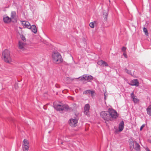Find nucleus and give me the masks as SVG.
Returning <instances> with one entry per match:
<instances>
[{
    "instance_id": "a211bd4d",
    "label": "nucleus",
    "mask_w": 151,
    "mask_h": 151,
    "mask_svg": "<svg viewBox=\"0 0 151 151\" xmlns=\"http://www.w3.org/2000/svg\"><path fill=\"white\" fill-rule=\"evenodd\" d=\"M16 12L14 11H12L11 13V19H14L16 17Z\"/></svg>"
},
{
    "instance_id": "6ab92c4d",
    "label": "nucleus",
    "mask_w": 151,
    "mask_h": 151,
    "mask_svg": "<svg viewBox=\"0 0 151 151\" xmlns=\"http://www.w3.org/2000/svg\"><path fill=\"white\" fill-rule=\"evenodd\" d=\"M140 147L139 145L137 142H136L135 144V147L134 149L137 151H139L140 150Z\"/></svg>"
},
{
    "instance_id": "dca6fc26",
    "label": "nucleus",
    "mask_w": 151,
    "mask_h": 151,
    "mask_svg": "<svg viewBox=\"0 0 151 151\" xmlns=\"http://www.w3.org/2000/svg\"><path fill=\"white\" fill-rule=\"evenodd\" d=\"M3 19L4 22L6 23L10 22L11 21V18L8 16L4 17Z\"/></svg>"
},
{
    "instance_id": "bb28decb",
    "label": "nucleus",
    "mask_w": 151,
    "mask_h": 151,
    "mask_svg": "<svg viewBox=\"0 0 151 151\" xmlns=\"http://www.w3.org/2000/svg\"><path fill=\"white\" fill-rule=\"evenodd\" d=\"M95 92L91 90V92H90V94H91L92 96L93 95H94V94H95Z\"/></svg>"
},
{
    "instance_id": "6e6552de",
    "label": "nucleus",
    "mask_w": 151,
    "mask_h": 151,
    "mask_svg": "<svg viewBox=\"0 0 151 151\" xmlns=\"http://www.w3.org/2000/svg\"><path fill=\"white\" fill-rule=\"evenodd\" d=\"M78 120L76 119H71L70 120V124L72 127H75L77 125Z\"/></svg>"
},
{
    "instance_id": "423d86ee",
    "label": "nucleus",
    "mask_w": 151,
    "mask_h": 151,
    "mask_svg": "<svg viewBox=\"0 0 151 151\" xmlns=\"http://www.w3.org/2000/svg\"><path fill=\"white\" fill-rule=\"evenodd\" d=\"M78 78H81L80 80L87 81L89 82H90L93 80V78L91 75L86 74L83 75Z\"/></svg>"
},
{
    "instance_id": "c756f323",
    "label": "nucleus",
    "mask_w": 151,
    "mask_h": 151,
    "mask_svg": "<svg viewBox=\"0 0 151 151\" xmlns=\"http://www.w3.org/2000/svg\"><path fill=\"white\" fill-rule=\"evenodd\" d=\"M107 16L108 15L107 14H106V15H104V18H105V19H106V20L107 19Z\"/></svg>"
},
{
    "instance_id": "2f4dec72",
    "label": "nucleus",
    "mask_w": 151,
    "mask_h": 151,
    "mask_svg": "<svg viewBox=\"0 0 151 151\" xmlns=\"http://www.w3.org/2000/svg\"><path fill=\"white\" fill-rule=\"evenodd\" d=\"M106 96L104 94V99L105 100L106 99Z\"/></svg>"
},
{
    "instance_id": "cd10ccee",
    "label": "nucleus",
    "mask_w": 151,
    "mask_h": 151,
    "mask_svg": "<svg viewBox=\"0 0 151 151\" xmlns=\"http://www.w3.org/2000/svg\"><path fill=\"white\" fill-rule=\"evenodd\" d=\"M126 50V48L125 47H123L122 49V51H125Z\"/></svg>"
},
{
    "instance_id": "c85d7f7f",
    "label": "nucleus",
    "mask_w": 151,
    "mask_h": 151,
    "mask_svg": "<svg viewBox=\"0 0 151 151\" xmlns=\"http://www.w3.org/2000/svg\"><path fill=\"white\" fill-rule=\"evenodd\" d=\"M145 126V124H142L140 127V130H141Z\"/></svg>"
},
{
    "instance_id": "f257e3e1",
    "label": "nucleus",
    "mask_w": 151,
    "mask_h": 151,
    "mask_svg": "<svg viewBox=\"0 0 151 151\" xmlns=\"http://www.w3.org/2000/svg\"><path fill=\"white\" fill-rule=\"evenodd\" d=\"M2 58L4 61L7 63L12 62V59L10 55V52L7 49H5L2 52Z\"/></svg>"
},
{
    "instance_id": "f8f14e48",
    "label": "nucleus",
    "mask_w": 151,
    "mask_h": 151,
    "mask_svg": "<svg viewBox=\"0 0 151 151\" xmlns=\"http://www.w3.org/2000/svg\"><path fill=\"white\" fill-rule=\"evenodd\" d=\"M97 63L99 65L102 66H108V64L103 60L99 61Z\"/></svg>"
},
{
    "instance_id": "7c9ffc66",
    "label": "nucleus",
    "mask_w": 151,
    "mask_h": 151,
    "mask_svg": "<svg viewBox=\"0 0 151 151\" xmlns=\"http://www.w3.org/2000/svg\"><path fill=\"white\" fill-rule=\"evenodd\" d=\"M123 55L124 56L125 58H127V55L125 53H124L123 54Z\"/></svg>"
},
{
    "instance_id": "2eb2a0df",
    "label": "nucleus",
    "mask_w": 151,
    "mask_h": 151,
    "mask_svg": "<svg viewBox=\"0 0 151 151\" xmlns=\"http://www.w3.org/2000/svg\"><path fill=\"white\" fill-rule=\"evenodd\" d=\"M29 29H31L32 31L35 33H36L37 32L36 27L35 25H33L31 26L30 25V27H29Z\"/></svg>"
},
{
    "instance_id": "ddd939ff",
    "label": "nucleus",
    "mask_w": 151,
    "mask_h": 151,
    "mask_svg": "<svg viewBox=\"0 0 151 151\" xmlns=\"http://www.w3.org/2000/svg\"><path fill=\"white\" fill-rule=\"evenodd\" d=\"M131 97L134 103H137L139 101V100L137 98H135V96H134L133 92L131 93Z\"/></svg>"
},
{
    "instance_id": "39448f33",
    "label": "nucleus",
    "mask_w": 151,
    "mask_h": 151,
    "mask_svg": "<svg viewBox=\"0 0 151 151\" xmlns=\"http://www.w3.org/2000/svg\"><path fill=\"white\" fill-rule=\"evenodd\" d=\"M54 108L57 111H62L68 109L69 107L67 105L57 104L54 105Z\"/></svg>"
},
{
    "instance_id": "0eeeda50",
    "label": "nucleus",
    "mask_w": 151,
    "mask_h": 151,
    "mask_svg": "<svg viewBox=\"0 0 151 151\" xmlns=\"http://www.w3.org/2000/svg\"><path fill=\"white\" fill-rule=\"evenodd\" d=\"M18 48L21 51H23L26 49V44L22 41H19L18 45Z\"/></svg>"
},
{
    "instance_id": "f03ea898",
    "label": "nucleus",
    "mask_w": 151,
    "mask_h": 151,
    "mask_svg": "<svg viewBox=\"0 0 151 151\" xmlns=\"http://www.w3.org/2000/svg\"><path fill=\"white\" fill-rule=\"evenodd\" d=\"M52 58L53 62L57 64L62 63L63 59L60 53L57 52H54L52 54Z\"/></svg>"
},
{
    "instance_id": "393cba45",
    "label": "nucleus",
    "mask_w": 151,
    "mask_h": 151,
    "mask_svg": "<svg viewBox=\"0 0 151 151\" xmlns=\"http://www.w3.org/2000/svg\"><path fill=\"white\" fill-rule=\"evenodd\" d=\"M124 70H125L126 72L127 73H128L129 74H130V75H132L130 71L128 70L126 68H125Z\"/></svg>"
},
{
    "instance_id": "7ed1b4c3",
    "label": "nucleus",
    "mask_w": 151,
    "mask_h": 151,
    "mask_svg": "<svg viewBox=\"0 0 151 151\" xmlns=\"http://www.w3.org/2000/svg\"><path fill=\"white\" fill-rule=\"evenodd\" d=\"M111 121L116 119L118 117V114L116 111L112 108H109L108 109Z\"/></svg>"
},
{
    "instance_id": "412c9836",
    "label": "nucleus",
    "mask_w": 151,
    "mask_h": 151,
    "mask_svg": "<svg viewBox=\"0 0 151 151\" xmlns=\"http://www.w3.org/2000/svg\"><path fill=\"white\" fill-rule=\"evenodd\" d=\"M23 145L24 146L25 145H29V141L27 139H24L23 141Z\"/></svg>"
},
{
    "instance_id": "aec40b11",
    "label": "nucleus",
    "mask_w": 151,
    "mask_h": 151,
    "mask_svg": "<svg viewBox=\"0 0 151 151\" xmlns=\"http://www.w3.org/2000/svg\"><path fill=\"white\" fill-rule=\"evenodd\" d=\"M22 147L23 151H28L29 147V145H25L24 146H23Z\"/></svg>"
},
{
    "instance_id": "473e14b6",
    "label": "nucleus",
    "mask_w": 151,
    "mask_h": 151,
    "mask_svg": "<svg viewBox=\"0 0 151 151\" xmlns=\"http://www.w3.org/2000/svg\"><path fill=\"white\" fill-rule=\"evenodd\" d=\"M146 151H150V150H149V149L148 148H147L146 150Z\"/></svg>"
},
{
    "instance_id": "72a5a7b5",
    "label": "nucleus",
    "mask_w": 151,
    "mask_h": 151,
    "mask_svg": "<svg viewBox=\"0 0 151 151\" xmlns=\"http://www.w3.org/2000/svg\"><path fill=\"white\" fill-rule=\"evenodd\" d=\"M50 131H49V133H50Z\"/></svg>"
},
{
    "instance_id": "9b49d317",
    "label": "nucleus",
    "mask_w": 151,
    "mask_h": 151,
    "mask_svg": "<svg viewBox=\"0 0 151 151\" xmlns=\"http://www.w3.org/2000/svg\"><path fill=\"white\" fill-rule=\"evenodd\" d=\"M22 24L24 28L29 29L30 27V24L29 22L24 21H22Z\"/></svg>"
},
{
    "instance_id": "4468645a",
    "label": "nucleus",
    "mask_w": 151,
    "mask_h": 151,
    "mask_svg": "<svg viewBox=\"0 0 151 151\" xmlns=\"http://www.w3.org/2000/svg\"><path fill=\"white\" fill-rule=\"evenodd\" d=\"M124 126V122L123 121H122L120 123L119 125V132H121L123 130Z\"/></svg>"
},
{
    "instance_id": "b1692460",
    "label": "nucleus",
    "mask_w": 151,
    "mask_h": 151,
    "mask_svg": "<svg viewBox=\"0 0 151 151\" xmlns=\"http://www.w3.org/2000/svg\"><path fill=\"white\" fill-rule=\"evenodd\" d=\"M89 26L90 27L92 28H93L94 27V23L93 22H91L89 24Z\"/></svg>"
},
{
    "instance_id": "9d476101",
    "label": "nucleus",
    "mask_w": 151,
    "mask_h": 151,
    "mask_svg": "<svg viewBox=\"0 0 151 151\" xmlns=\"http://www.w3.org/2000/svg\"><path fill=\"white\" fill-rule=\"evenodd\" d=\"M129 84L131 86H139V83L137 79H134L132 80Z\"/></svg>"
},
{
    "instance_id": "a878e982",
    "label": "nucleus",
    "mask_w": 151,
    "mask_h": 151,
    "mask_svg": "<svg viewBox=\"0 0 151 151\" xmlns=\"http://www.w3.org/2000/svg\"><path fill=\"white\" fill-rule=\"evenodd\" d=\"M21 37L22 40L23 41V42H25L26 41V39L25 37H24L23 35H21Z\"/></svg>"
},
{
    "instance_id": "1a4fd4ad",
    "label": "nucleus",
    "mask_w": 151,
    "mask_h": 151,
    "mask_svg": "<svg viewBox=\"0 0 151 151\" xmlns=\"http://www.w3.org/2000/svg\"><path fill=\"white\" fill-rule=\"evenodd\" d=\"M90 106L88 104H86L85 105L84 109V113L85 114L87 115H89V110Z\"/></svg>"
},
{
    "instance_id": "4be33fe9",
    "label": "nucleus",
    "mask_w": 151,
    "mask_h": 151,
    "mask_svg": "<svg viewBox=\"0 0 151 151\" xmlns=\"http://www.w3.org/2000/svg\"><path fill=\"white\" fill-rule=\"evenodd\" d=\"M90 92H91L90 90H87L83 92V94H90Z\"/></svg>"
},
{
    "instance_id": "5701e85b",
    "label": "nucleus",
    "mask_w": 151,
    "mask_h": 151,
    "mask_svg": "<svg viewBox=\"0 0 151 151\" xmlns=\"http://www.w3.org/2000/svg\"><path fill=\"white\" fill-rule=\"evenodd\" d=\"M143 30L144 32H145V35H148V34L147 28H146L145 27H144L143 29Z\"/></svg>"
},
{
    "instance_id": "f3484780",
    "label": "nucleus",
    "mask_w": 151,
    "mask_h": 151,
    "mask_svg": "<svg viewBox=\"0 0 151 151\" xmlns=\"http://www.w3.org/2000/svg\"><path fill=\"white\" fill-rule=\"evenodd\" d=\"M147 114L151 116V104L146 109Z\"/></svg>"
},
{
    "instance_id": "20e7f679",
    "label": "nucleus",
    "mask_w": 151,
    "mask_h": 151,
    "mask_svg": "<svg viewBox=\"0 0 151 151\" xmlns=\"http://www.w3.org/2000/svg\"><path fill=\"white\" fill-rule=\"evenodd\" d=\"M100 114L101 116L105 121H112L108 111H101Z\"/></svg>"
}]
</instances>
